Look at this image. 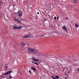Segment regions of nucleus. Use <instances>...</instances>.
<instances>
[{
    "instance_id": "nucleus-27",
    "label": "nucleus",
    "mask_w": 79,
    "mask_h": 79,
    "mask_svg": "<svg viewBox=\"0 0 79 79\" xmlns=\"http://www.w3.org/2000/svg\"><path fill=\"white\" fill-rule=\"evenodd\" d=\"M65 19H67V20L69 19V18H66V17L65 18Z\"/></svg>"
},
{
    "instance_id": "nucleus-24",
    "label": "nucleus",
    "mask_w": 79,
    "mask_h": 79,
    "mask_svg": "<svg viewBox=\"0 0 79 79\" xmlns=\"http://www.w3.org/2000/svg\"><path fill=\"white\" fill-rule=\"evenodd\" d=\"M60 65H61V64H60V63H58V66H60Z\"/></svg>"
},
{
    "instance_id": "nucleus-37",
    "label": "nucleus",
    "mask_w": 79,
    "mask_h": 79,
    "mask_svg": "<svg viewBox=\"0 0 79 79\" xmlns=\"http://www.w3.org/2000/svg\"><path fill=\"white\" fill-rule=\"evenodd\" d=\"M3 0V1H5V0Z\"/></svg>"
},
{
    "instance_id": "nucleus-11",
    "label": "nucleus",
    "mask_w": 79,
    "mask_h": 79,
    "mask_svg": "<svg viewBox=\"0 0 79 79\" xmlns=\"http://www.w3.org/2000/svg\"><path fill=\"white\" fill-rule=\"evenodd\" d=\"M46 20H47V19L45 18L43 19H42V21L43 22H45V21H46Z\"/></svg>"
},
{
    "instance_id": "nucleus-25",
    "label": "nucleus",
    "mask_w": 79,
    "mask_h": 79,
    "mask_svg": "<svg viewBox=\"0 0 79 79\" xmlns=\"http://www.w3.org/2000/svg\"><path fill=\"white\" fill-rule=\"evenodd\" d=\"M2 77L3 79H5V76H2Z\"/></svg>"
},
{
    "instance_id": "nucleus-13",
    "label": "nucleus",
    "mask_w": 79,
    "mask_h": 79,
    "mask_svg": "<svg viewBox=\"0 0 79 79\" xmlns=\"http://www.w3.org/2000/svg\"><path fill=\"white\" fill-rule=\"evenodd\" d=\"M21 73H18V76L19 77V76H21Z\"/></svg>"
},
{
    "instance_id": "nucleus-17",
    "label": "nucleus",
    "mask_w": 79,
    "mask_h": 79,
    "mask_svg": "<svg viewBox=\"0 0 79 79\" xmlns=\"http://www.w3.org/2000/svg\"><path fill=\"white\" fill-rule=\"evenodd\" d=\"M32 63H34V64H36V65H38V64H37V63H35L34 62H32Z\"/></svg>"
},
{
    "instance_id": "nucleus-35",
    "label": "nucleus",
    "mask_w": 79,
    "mask_h": 79,
    "mask_svg": "<svg viewBox=\"0 0 79 79\" xmlns=\"http://www.w3.org/2000/svg\"><path fill=\"white\" fill-rule=\"evenodd\" d=\"M77 71H79V69H78L77 70Z\"/></svg>"
},
{
    "instance_id": "nucleus-39",
    "label": "nucleus",
    "mask_w": 79,
    "mask_h": 79,
    "mask_svg": "<svg viewBox=\"0 0 79 79\" xmlns=\"http://www.w3.org/2000/svg\"><path fill=\"white\" fill-rule=\"evenodd\" d=\"M55 79H56L55 78Z\"/></svg>"
},
{
    "instance_id": "nucleus-4",
    "label": "nucleus",
    "mask_w": 79,
    "mask_h": 79,
    "mask_svg": "<svg viewBox=\"0 0 79 79\" xmlns=\"http://www.w3.org/2000/svg\"><path fill=\"white\" fill-rule=\"evenodd\" d=\"M14 21H15L17 22V23H21V21L19 20L18 19H17L15 17H14Z\"/></svg>"
},
{
    "instance_id": "nucleus-14",
    "label": "nucleus",
    "mask_w": 79,
    "mask_h": 79,
    "mask_svg": "<svg viewBox=\"0 0 79 79\" xmlns=\"http://www.w3.org/2000/svg\"><path fill=\"white\" fill-rule=\"evenodd\" d=\"M73 2L74 3H76V0H73Z\"/></svg>"
},
{
    "instance_id": "nucleus-16",
    "label": "nucleus",
    "mask_w": 79,
    "mask_h": 79,
    "mask_svg": "<svg viewBox=\"0 0 79 79\" xmlns=\"http://www.w3.org/2000/svg\"><path fill=\"white\" fill-rule=\"evenodd\" d=\"M75 26L77 27H79V26L77 25V23L75 24Z\"/></svg>"
},
{
    "instance_id": "nucleus-36",
    "label": "nucleus",
    "mask_w": 79,
    "mask_h": 79,
    "mask_svg": "<svg viewBox=\"0 0 79 79\" xmlns=\"http://www.w3.org/2000/svg\"><path fill=\"white\" fill-rule=\"evenodd\" d=\"M69 73H70V72H69Z\"/></svg>"
},
{
    "instance_id": "nucleus-31",
    "label": "nucleus",
    "mask_w": 79,
    "mask_h": 79,
    "mask_svg": "<svg viewBox=\"0 0 79 79\" xmlns=\"http://www.w3.org/2000/svg\"><path fill=\"white\" fill-rule=\"evenodd\" d=\"M29 72L30 73V74H31V71H29Z\"/></svg>"
},
{
    "instance_id": "nucleus-30",
    "label": "nucleus",
    "mask_w": 79,
    "mask_h": 79,
    "mask_svg": "<svg viewBox=\"0 0 79 79\" xmlns=\"http://www.w3.org/2000/svg\"><path fill=\"white\" fill-rule=\"evenodd\" d=\"M38 36H39V35H36V37H38Z\"/></svg>"
},
{
    "instance_id": "nucleus-28",
    "label": "nucleus",
    "mask_w": 79,
    "mask_h": 79,
    "mask_svg": "<svg viewBox=\"0 0 79 79\" xmlns=\"http://www.w3.org/2000/svg\"><path fill=\"white\" fill-rule=\"evenodd\" d=\"M5 69H7L8 68V67H7V66H6V67H5Z\"/></svg>"
},
{
    "instance_id": "nucleus-18",
    "label": "nucleus",
    "mask_w": 79,
    "mask_h": 79,
    "mask_svg": "<svg viewBox=\"0 0 79 79\" xmlns=\"http://www.w3.org/2000/svg\"><path fill=\"white\" fill-rule=\"evenodd\" d=\"M25 47H26V48L27 47H28V45H27V44H25Z\"/></svg>"
},
{
    "instance_id": "nucleus-15",
    "label": "nucleus",
    "mask_w": 79,
    "mask_h": 79,
    "mask_svg": "<svg viewBox=\"0 0 79 79\" xmlns=\"http://www.w3.org/2000/svg\"><path fill=\"white\" fill-rule=\"evenodd\" d=\"M47 12H50V9H48L46 10Z\"/></svg>"
},
{
    "instance_id": "nucleus-33",
    "label": "nucleus",
    "mask_w": 79,
    "mask_h": 79,
    "mask_svg": "<svg viewBox=\"0 0 79 79\" xmlns=\"http://www.w3.org/2000/svg\"><path fill=\"white\" fill-rule=\"evenodd\" d=\"M67 78H68V77H65V79H67Z\"/></svg>"
},
{
    "instance_id": "nucleus-32",
    "label": "nucleus",
    "mask_w": 79,
    "mask_h": 79,
    "mask_svg": "<svg viewBox=\"0 0 79 79\" xmlns=\"http://www.w3.org/2000/svg\"><path fill=\"white\" fill-rule=\"evenodd\" d=\"M37 13L38 15H39V12H38Z\"/></svg>"
},
{
    "instance_id": "nucleus-38",
    "label": "nucleus",
    "mask_w": 79,
    "mask_h": 79,
    "mask_svg": "<svg viewBox=\"0 0 79 79\" xmlns=\"http://www.w3.org/2000/svg\"><path fill=\"white\" fill-rule=\"evenodd\" d=\"M41 33H42V32H41Z\"/></svg>"
},
{
    "instance_id": "nucleus-1",
    "label": "nucleus",
    "mask_w": 79,
    "mask_h": 79,
    "mask_svg": "<svg viewBox=\"0 0 79 79\" xmlns=\"http://www.w3.org/2000/svg\"><path fill=\"white\" fill-rule=\"evenodd\" d=\"M28 52L30 53H37V50L34 48H29L28 50Z\"/></svg>"
},
{
    "instance_id": "nucleus-34",
    "label": "nucleus",
    "mask_w": 79,
    "mask_h": 79,
    "mask_svg": "<svg viewBox=\"0 0 79 79\" xmlns=\"http://www.w3.org/2000/svg\"><path fill=\"white\" fill-rule=\"evenodd\" d=\"M57 19H58V17H57Z\"/></svg>"
},
{
    "instance_id": "nucleus-21",
    "label": "nucleus",
    "mask_w": 79,
    "mask_h": 79,
    "mask_svg": "<svg viewBox=\"0 0 79 79\" xmlns=\"http://www.w3.org/2000/svg\"><path fill=\"white\" fill-rule=\"evenodd\" d=\"M57 78V79H59V77L57 76H55Z\"/></svg>"
},
{
    "instance_id": "nucleus-19",
    "label": "nucleus",
    "mask_w": 79,
    "mask_h": 79,
    "mask_svg": "<svg viewBox=\"0 0 79 79\" xmlns=\"http://www.w3.org/2000/svg\"><path fill=\"white\" fill-rule=\"evenodd\" d=\"M44 37H47V35H44Z\"/></svg>"
},
{
    "instance_id": "nucleus-12",
    "label": "nucleus",
    "mask_w": 79,
    "mask_h": 79,
    "mask_svg": "<svg viewBox=\"0 0 79 79\" xmlns=\"http://www.w3.org/2000/svg\"><path fill=\"white\" fill-rule=\"evenodd\" d=\"M36 54L37 56H39L40 55V53L39 52H37Z\"/></svg>"
},
{
    "instance_id": "nucleus-10",
    "label": "nucleus",
    "mask_w": 79,
    "mask_h": 79,
    "mask_svg": "<svg viewBox=\"0 0 79 79\" xmlns=\"http://www.w3.org/2000/svg\"><path fill=\"white\" fill-rule=\"evenodd\" d=\"M25 45H26V44L24 42H22V45L23 47H25Z\"/></svg>"
},
{
    "instance_id": "nucleus-23",
    "label": "nucleus",
    "mask_w": 79,
    "mask_h": 79,
    "mask_svg": "<svg viewBox=\"0 0 79 79\" xmlns=\"http://www.w3.org/2000/svg\"><path fill=\"white\" fill-rule=\"evenodd\" d=\"M52 77L54 79H56V78H55V77H54V76H52Z\"/></svg>"
},
{
    "instance_id": "nucleus-8",
    "label": "nucleus",
    "mask_w": 79,
    "mask_h": 79,
    "mask_svg": "<svg viewBox=\"0 0 79 79\" xmlns=\"http://www.w3.org/2000/svg\"><path fill=\"white\" fill-rule=\"evenodd\" d=\"M63 30L67 32V28H66V27H65L64 26H63Z\"/></svg>"
},
{
    "instance_id": "nucleus-3",
    "label": "nucleus",
    "mask_w": 79,
    "mask_h": 79,
    "mask_svg": "<svg viewBox=\"0 0 79 79\" xmlns=\"http://www.w3.org/2000/svg\"><path fill=\"white\" fill-rule=\"evenodd\" d=\"M18 15L19 17H21L23 15V12L21 11H19L18 13Z\"/></svg>"
},
{
    "instance_id": "nucleus-26",
    "label": "nucleus",
    "mask_w": 79,
    "mask_h": 79,
    "mask_svg": "<svg viewBox=\"0 0 79 79\" xmlns=\"http://www.w3.org/2000/svg\"><path fill=\"white\" fill-rule=\"evenodd\" d=\"M20 60H21L20 59H19L17 61H20Z\"/></svg>"
},
{
    "instance_id": "nucleus-22",
    "label": "nucleus",
    "mask_w": 79,
    "mask_h": 79,
    "mask_svg": "<svg viewBox=\"0 0 79 79\" xmlns=\"http://www.w3.org/2000/svg\"><path fill=\"white\" fill-rule=\"evenodd\" d=\"M12 77H13L12 76H10L9 77V79H11V78H12Z\"/></svg>"
},
{
    "instance_id": "nucleus-6",
    "label": "nucleus",
    "mask_w": 79,
    "mask_h": 79,
    "mask_svg": "<svg viewBox=\"0 0 79 79\" xmlns=\"http://www.w3.org/2000/svg\"><path fill=\"white\" fill-rule=\"evenodd\" d=\"M12 73V71L10 70V71H8L6 73H5L4 74V75H5V76H6V75H8V74H10V73Z\"/></svg>"
},
{
    "instance_id": "nucleus-2",
    "label": "nucleus",
    "mask_w": 79,
    "mask_h": 79,
    "mask_svg": "<svg viewBox=\"0 0 79 79\" xmlns=\"http://www.w3.org/2000/svg\"><path fill=\"white\" fill-rule=\"evenodd\" d=\"M22 28L21 27H18L16 26H14L13 27V29L14 30H16L17 29H21Z\"/></svg>"
},
{
    "instance_id": "nucleus-7",
    "label": "nucleus",
    "mask_w": 79,
    "mask_h": 79,
    "mask_svg": "<svg viewBox=\"0 0 79 79\" xmlns=\"http://www.w3.org/2000/svg\"><path fill=\"white\" fill-rule=\"evenodd\" d=\"M31 59L34 61H39V60L35 59L34 57H32Z\"/></svg>"
},
{
    "instance_id": "nucleus-9",
    "label": "nucleus",
    "mask_w": 79,
    "mask_h": 79,
    "mask_svg": "<svg viewBox=\"0 0 79 79\" xmlns=\"http://www.w3.org/2000/svg\"><path fill=\"white\" fill-rule=\"evenodd\" d=\"M31 69H32V70H33V71H36V69L34 67H31Z\"/></svg>"
},
{
    "instance_id": "nucleus-29",
    "label": "nucleus",
    "mask_w": 79,
    "mask_h": 79,
    "mask_svg": "<svg viewBox=\"0 0 79 79\" xmlns=\"http://www.w3.org/2000/svg\"><path fill=\"white\" fill-rule=\"evenodd\" d=\"M56 19V17L55 16V17H54V19L55 20V19Z\"/></svg>"
},
{
    "instance_id": "nucleus-20",
    "label": "nucleus",
    "mask_w": 79,
    "mask_h": 79,
    "mask_svg": "<svg viewBox=\"0 0 79 79\" xmlns=\"http://www.w3.org/2000/svg\"><path fill=\"white\" fill-rule=\"evenodd\" d=\"M46 17H47V18H50V16H49V15H46Z\"/></svg>"
},
{
    "instance_id": "nucleus-5",
    "label": "nucleus",
    "mask_w": 79,
    "mask_h": 79,
    "mask_svg": "<svg viewBox=\"0 0 79 79\" xmlns=\"http://www.w3.org/2000/svg\"><path fill=\"white\" fill-rule=\"evenodd\" d=\"M31 37H32V35H31L24 36L23 37V38H31Z\"/></svg>"
}]
</instances>
